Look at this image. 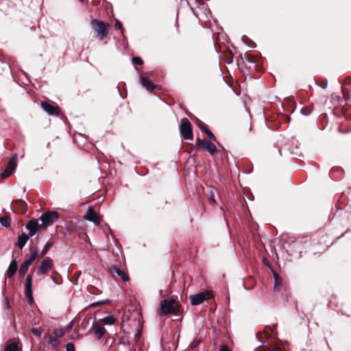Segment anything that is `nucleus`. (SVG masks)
<instances>
[{
    "mask_svg": "<svg viewBox=\"0 0 351 351\" xmlns=\"http://www.w3.org/2000/svg\"><path fill=\"white\" fill-rule=\"evenodd\" d=\"M26 228L29 230V234L31 237L36 234L37 231L41 227L40 224L38 223L36 221L29 220L26 224Z\"/></svg>",
    "mask_w": 351,
    "mask_h": 351,
    "instance_id": "nucleus-13",
    "label": "nucleus"
},
{
    "mask_svg": "<svg viewBox=\"0 0 351 351\" xmlns=\"http://www.w3.org/2000/svg\"><path fill=\"white\" fill-rule=\"evenodd\" d=\"M0 223L3 227L8 228L10 225V218L7 217H1L0 218Z\"/></svg>",
    "mask_w": 351,
    "mask_h": 351,
    "instance_id": "nucleus-27",
    "label": "nucleus"
},
{
    "mask_svg": "<svg viewBox=\"0 0 351 351\" xmlns=\"http://www.w3.org/2000/svg\"><path fill=\"white\" fill-rule=\"evenodd\" d=\"M66 351H75V346L72 343H68L66 345Z\"/></svg>",
    "mask_w": 351,
    "mask_h": 351,
    "instance_id": "nucleus-32",
    "label": "nucleus"
},
{
    "mask_svg": "<svg viewBox=\"0 0 351 351\" xmlns=\"http://www.w3.org/2000/svg\"><path fill=\"white\" fill-rule=\"evenodd\" d=\"M322 88H326V85H322Z\"/></svg>",
    "mask_w": 351,
    "mask_h": 351,
    "instance_id": "nucleus-40",
    "label": "nucleus"
},
{
    "mask_svg": "<svg viewBox=\"0 0 351 351\" xmlns=\"http://www.w3.org/2000/svg\"><path fill=\"white\" fill-rule=\"evenodd\" d=\"M132 62L134 64H136L137 65H142L143 63V60L139 57H134L132 58Z\"/></svg>",
    "mask_w": 351,
    "mask_h": 351,
    "instance_id": "nucleus-30",
    "label": "nucleus"
},
{
    "mask_svg": "<svg viewBox=\"0 0 351 351\" xmlns=\"http://www.w3.org/2000/svg\"><path fill=\"white\" fill-rule=\"evenodd\" d=\"M274 289L275 290L279 291L280 289V287L282 285V280L277 274H274Z\"/></svg>",
    "mask_w": 351,
    "mask_h": 351,
    "instance_id": "nucleus-21",
    "label": "nucleus"
},
{
    "mask_svg": "<svg viewBox=\"0 0 351 351\" xmlns=\"http://www.w3.org/2000/svg\"><path fill=\"white\" fill-rule=\"evenodd\" d=\"M90 24L100 40H103L108 36V24L97 19L92 20Z\"/></svg>",
    "mask_w": 351,
    "mask_h": 351,
    "instance_id": "nucleus-3",
    "label": "nucleus"
},
{
    "mask_svg": "<svg viewBox=\"0 0 351 351\" xmlns=\"http://www.w3.org/2000/svg\"><path fill=\"white\" fill-rule=\"evenodd\" d=\"M5 351H19L18 344L16 342L8 344L5 347Z\"/></svg>",
    "mask_w": 351,
    "mask_h": 351,
    "instance_id": "nucleus-23",
    "label": "nucleus"
},
{
    "mask_svg": "<svg viewBox=\"0 0 351 351\" xmlns=\"http://www.w3.org/2000/svg\"><path fill=\"white\" fill-rule=\"evenodd\" d=\"M17 270V263L16 260H13L7 270L6 274L8 278H11L16 271Z\"/></svg>",
    "mask_w": 351,
    "mask_h": 351,
    "instance_id": "nucleus-17",
    "label": "nucleus"
},
{
    "mask_svg": "<svg viewBox=\"0 0 351 351\" xmlns=\"http://www.w3.org/2000/svg\"><path fill=\"white\" fill-rule=\"evenodd\" d=\"M32 287V277L31 275H27L26 277L25 285V295L29 304H32L34 301Z\"/></svg>",
    "mask_w": 351,
    "mask_h": 351,
    "instance_id": "nucleus-10",
    "label": "nucleus"
},
{
    "mask_svg": "<svg viewBox=\"0 0 351 351\" xmlns=\"http://www.w3.org/2000/svg\"><path fill=\"white\" fill-rule=\"evenodd\" d=\"M102 322L104 324L106 325H112L115 322V319L112 316H106L103 319Z\"/></svg>",
    "mask_w": 351,
    "mask_h": 351,
    "instance_id": "nucleus-25",
    "label": "nucleus"
},
{
    "mask_svg": "<svg viewBox=\"0 0 351 351\" xmlns=\"http://www.w3.org/2000/svg\"><path fill=\"white\" fill-rule=\"evenodd\" d=\"M300 110H306V109H305V108H302Z\"/></svg>",
    "mask_w": 351,
    "mask_h": 351,
    "instance_id": "nucleus-42",
    "label": "nucleus"
},
{
    "mask_svg": "<svg viewBox=\"0 0 351 351\" xmlns=\"http://www.w3.org/2000/svg\"><path fill=\"white\" fill-rule=\"evenodd\" d=\"M29 258L25 261L32 265L33 261L38 257V251L36 247H32L29 250Z\"/></svg>",
    "mask_w": 351,
    "mask_h": 351,
    "instance_id": "nucleus-19",
    "label": "nucleus"
},
{
    "mask_svg": "<svg viewBox=\"0 0 351 351\" xmlns=\"http://www.w3.org/2000/svg\"><path fill=\"white\" fill-rule=\"evenodd\" d=\"M40 219L42 222L40 226L45 228L51 226L56 221L58 220V214L55 211L46 212L40 216Z\"/></svg>",
    "mask_w": 351,
    "mask_h": 351,
    "instance_id": "nucleus-5",
    "label": "nucleus"
},
{
    "mask_svg": "<svg viewBox=\"0 0 351 351\" xmlns=\"http://www.w3.org/2000/svg\"><path fill=\"white\" fill-rule=\"evenodd\" d=\"M17 165V156L13 155L10 160L8 161L6 168L1 173V178L6 179L8 178L14 171Z\"/></svg>",
    "mask_w": 351,
    "mask_h": 351,
    "instance_id": "nucleus-7",
    "label": "nucleus"
},
{
    "mask_svg": "<svg viewBox=\"0 0 351 351\" xmlns=\"http://www.w3.org/2000/svg\"><path fill=\"white\" fill-rule=\"evenodd\" d=\"M53 266V263L52 259L49 257H46L38 267L37 274L40 276L47 274L48 271L52 269Z\"/></svg>",
    "mask_w": 351,
    "mask_h": 351,
    "instance_id": "nucleus-9",
    "label": "nucleus"
},
{
    "mask_svg": "<svg viewBox=\"0 0 351 351\" xmlns=\"http://www.w3.org/2000/svg\"><path fill=\"white\" fill-rule=\"evenodd\" d=\"M30 265L31 264L28 263L25 261L22 263L19 270V274L21 278H23L25 276Z\"/></svg>",
    "mask_w": 351,
    "mask_h": 351,
    "instance_id": "nucleus-20",
    "label": "nucleus"
},
{
    "mask_svg": "<svg viewBox=\"0 0 351 351\" xmlns=\"http://www.w3.org/2000/svg\"><path fill=\"white\" fill-rule=\"evenodd\" d=\"M180 131L182 136L186 140L193 139V131L190 121L186 119H182L180 125Z\"/></svg>",
    "mask_w": 351,
    "mask_h": 351,
    "instance_id": "nucleus-4",
    "label": "nucleus"
},
{
    "mask_svg": "<svg viewBox=\"0 0 351 351\" xmlns=\"http://www.w3.org/2000/svg\"><path fill=\"white\" fill-rule=\"evenodd\" d=\"M343 98L340 95L334 93L332 94L329 101H326L327 107L329 109L337 110L338 108H343L346 104H348L349 98L345 93V89L343 88Z\"/></svg>",
    "mask_w": 351,
    "mask_h": 351,
    "instance_id": "nucleus-2",
    "label": "nucleus"
},
{
    "mask_svg": "<svg viewBox=\"0 0 351 351\" xmlns=\"http://www.w3.org/2000/svg\"><path fill=\"white\" fill-rule=\"evenodd\" d=\"M109 271L112 276L114 277L115 274H117L123 281L129 280L128 275L123 270L120 269L116 266H111L109 268Z\"/></svg>",
    "mask_w": 351,
    "mask_h": 351,
    "instance_id": "nucleus-11",
    "label": "nucleus"
},
{
    "mask_svg": "<svg viewBox=\"0 0 351 351\" xmlns=\"http://www.w3.org/2000/svg\"><path fill=\"white\" fill-rule=\"evenodd\" d=\"M80 1H84V0H80Z\"/></svg>",
    "mask_w": 351,
    "mask_h": 351,
    "instance_id": "nucleus-43",
    "label": "nucleus"
},
{
    "mask_svg": "<svg viewBox=\"0 0 351 351\" xmlns=\"http://www.w3.org/2000/svg\"><path fill=\"white\" fill-rule=\"evenodd\" d=\"M21 204L22 206H26V204L24 202H21Z\"/></svg>",
    "mask_w": 351,
    "mask_h": 351,
    "instance_id": "nucleus-39",
    "label": "nucleus"
},
{
    "mask_svg": "<svg viewBox=\"0 0 351 351\" xmlns=\"http://www.w3.org/2000/svg\"><path fill=\"white\" fill-rule=\"evenodd\" d=\"M65 333H66V332L64 331L63 328H56L53 331V335L55 337H56L57 338L63 337Z\"/></svg>",
    "mask_w": 351,
    "mask_h": 351,
    "instance_id": "nucleus-26",
    "label": "nucleus"
},
{
    "mask_svg": "<svg viewBox=\"0 0 351 351\" xmlns=\"http://www.w3.org/2000/svg\"><path fill=\"white\" fill-rule=\"evenodd\" d=\"M263 351H282V350L280 346H275L267 348Z\"/></svg>",
    "mask_w": 351,
    "mask_h": 351,
    "instance_id": "nucleus-31",
    "label": "nucleus"
},
{
    "mask_svg": "<svg viewBox=\"0 0 351 351\" xmlns=\"http://www.w3.org/2000/svg\"><path fill=\"white\" fill-rule=\"evenodd\" d=\"M202 130L206 132V134L208 136V137L211 140L215 141V136L214 134L210 130H209L206 128H204V127L202 128Z\"/></svg>",
    "mask_w": 351,
    "mask_h": 351,
    "instance_id": "nucleus-28",
    "label": "nucleus"
},
{
    "mask_svg": "<svg viewBox=\"0 0 351 351\" xmlns=\"http://www.w3.org/2000/svg\"><path fill=\"white\" fill-rule=\"evenodd\" d=\"M84 219L94 223L95 225L100 223L99 217L92 208H88L87 214L84 216Z\"/></svg>",
    "mask_w": 351,
    "mask_h": 351,
    "instance_id": "nucleus-12",
    "label": "nucleus"
},
{
    "mask_svg": "<svg viewBox=\"0 0 351 351\" xmlns=\"http://www.w3.org/2000/svg\"><path fill=\"white\" fill-rule=\"evenodd\" d=\"M44 338L48 339L49 344L53 348H56L60 344V341L58 340V338H57L54 335L53 336L49 334H47L45 335Z\"/></svg>",
    "mask_w": 351,
    "mask_h": 351,
    "instance_id": "nucleus-14",
    "label": "nucleus"
},
{
    "mask_svg": "<svg viewBox=\"0 0 351 351\" xmlns=\"http://www.w3.org/2000/svg\"><path fill=\"white\" fill-rule=\"evenodd\" d=\"M28 239H29L28 235H27L25 233H23L18 237V241L16 243L17 246L20 249H22L25 246V245L27 243V241H28Z\"/></svg>",
    "mask_w": 351,
    "mask_h": 351,
    "instance_id": "nucleus-18",
    "label": "nucleus"
},
{
    "mask_svg": "<svg viewBox=\"0 0 351 351\" xmlns=\"http://www.w3.org/2000/svg\"><path fill=\"white\" fill-rule=\"evenodd\" d=\"M115 28L121 29H122V24L119 20H116L115 21Z\"/></svg>",
    "mask_w": 351,
    "mask_h": 351,
    "instance_id": "nucleus-36",
    "label": "nucleus"
},
{
    "mask_svg": "<svg viewBox=\"0 0 351 351\" xmlns=\"http://www.w3.org/2000/svg\"><path fill=\"white\" fill-rule=\"evenodd\" d=\"M30 331L36 337H41V335H42L41 330L36 328H32Z\"/></svg>",
    "mask_w": 351,
    "mask_h": 351,
    "instance_id": "nucleus-29",
    "label": "nucleus"
},
{
    "mask_svg": "<svg viewBox=\"0 0 351 351\" xmlns=\"http://www.w3.org/2000/svg\"><path fill=\"white\" fill-rule=\"evenodd\" d=\"M49 115H56L58 116L60 114V111H47Z\"/></svg>",
    "mask_w": 351,
    "mask_h": 351,
    "instance_id": "nucleus-37",
    "label": "nucleus"
},
{
    "mask_svg": "<svg viewBox=\"0 0 351 351\" xmlns=\"http://www.w3.org/2000/svg\"><path fill=\"white\" fill-rule=\"evenodd\" d=\"M141 84L147 90H152L155 88L156 86L147 77H141Z\"/></svg>",
    "mask_w": 351,
    "mask_h": 351,
    "instance_id": "nucleus-16",
    "label": "nucleus"
},
{
    "mask_svg": "<svg viewBox=\"0 0 351 351\" xmlns=\"http://www.w3.org/2000/svg\"><path fill=\"white\" fill-rule=\"evenodd\" d=\"M208 199H209V201H210V202L211 204H215V195H214V193L212 191H210L209 196H208Z\"/></svg>",
    "mask_w": 351,
    "mask_h": 351,
    "instance_id": "nucleus-33",
    "label": "nucleus"
},
{
    "mask_svg": "<svg viewBox=\"0 0 351 351\" xmlns=\"http://www.w3.org/2000/svg\"><path fill=\"white\" fill-rule=\"evenodd\" d=\"M219 351H230V350L227 345H222L220 346Z\"/></svg>",
    "mask_w": 351,
    "mask_h": 351,
    "instance_id": "nucleus-35",
    "label": "nucleus"
},
{
    "mask_svg": "<svg viewBox=\"0 0 351 351\" xmlns=\"http://www.w3.org/2000/svg\"><path fill=\"white\" fill-rule=\"evenodd\" d=\"M53 243L48 241L45 245L44 246L43 249L40 252V257H43L45 256V254L48 252V251L50 250V248L52 247Z\"/></svg>",
    "mask_w": 351,
    "mask_h": 351,
    "instance_id": "nucleus-22",
    "label": "nucleus"
},
{
    "mask_svg": "<svg viewBox=\"0 0 351 351\" xmlns=\"http://www.w3.org/2000/svg\"><path fill=\"white\" fill-rule=\"evenodd\" d=\"M41 106L43 108V110H60L59 107L52 106L51 104H49L45 101H43L41 102Z\"/></svg>",
    "mask_w": 351,
    "mask_h": 351,
    "instance_id": "nucleus-24",
    "label": "nucleus"
},
{
    "mask_svg": "<svg viewBox=\"0 0 351 351\" xmlns=\"http://www.w3.org/2000/svg\"><path fill=\"white\" fill-rule=\"evenodd\" d=\"M73 326V322L71 321L64 328H63V329L64 330V331L66 332L67 331H69V330H71L72 328V327Z\"/></svg>",
    "mask_w": 351,
    "mask_h": 351,
    "instance_id": "nucleus-34",
    "label": "nucleus"
},
{
    "mask_svg": "<svg viewBox=\"0 0 351 351\" xmlns=\"http://www.w3.org/2000/svg\"><path fill=\"white\" fill-rule=\"evenodd\" d=\"M180 303L173 298L165 299L160 302V315L176 314L179 308Z\"/></svg>",
    "mask_w": 351,
    "mask_h": 351,
    "instance_id": "nucleus-1",
    "label": "nucleus"
},
{
    "mask_svg": "<svg viewBox=\"0 0 351 351\" xmlns=\"http://www.w3.org/2000/svg\"><path fill=\"white\" fill-rule=\"evenodd\" d=\"M106 302H98V304H103V303H105Z\"/></svg>",
    "mask_w": 351,
    "mask_h": 351,
    "instance_id": "nucleus-41",
    "label": "nucleus"
},
{
    "mask_svg": "<svg viewBox=\"0 0 351 351\" xmlns=\"http://www.w3.org/2000/svg\"><path fill=\"white\" fill-rule=\"evenodd\" d=\"M213 297V293L210 291H206L195 295H190L189 298L191 304L193 306H196L202 304L205 300H207Z\"/></svg>",
    "mask_w": 351,
    "mask_h": 351,
    "instance_id": "nucleus-6",
    "label": "nucleus"
},
{
    "mask_svg": "<svg viewBox=\"0 0 351 351\" xmlns=\"http://www.w3.org/2000/svg\"><path fill=\"white\" fill-rule=\"evenodd\" d=\"M310 112L311 111H304V110L300 111L301 114H302L304 116H308L310 114Z\"/></svg>",
    "mask_w": 351,
    "mask_h": 351,
    "instance_id": "nucleus-38",
    "label": "nucleus"
},
{
    "mask_svg": "<svg viewBox=\"0 0 351 351\" xmlns=\"http://www.w3.org/2000/svg\"><path fill=\"white\" fill-rule=\"evenodd\" d=\"M93 328L94 332L98 339H101L104 335L106 329L103 326L99 325L98 324H95L93 325Z\"/></svg>",
    "mask_w": 351,
    "mask_h": 351,
    "instance_id": "nucleus-15",
    "label": "nucleus"
},
{
    "mask_svg": "<svg viewBox=\"0 0 351 351\" xmlns=\"http://www.w3.org/2000/svg\"><path fill=\"white\" fill-rule=\"evenodd\" d=\"M195 147H202L204 150L210 154H213L217 151V147L213 143L206 139H200L199 138L196 141Z\"/></svg>",
    "mask_w": 351,
    "mask_h": 351,
    "instance_id": "nucleus-8",
    "label": "nucleus"
}]
</instances>
